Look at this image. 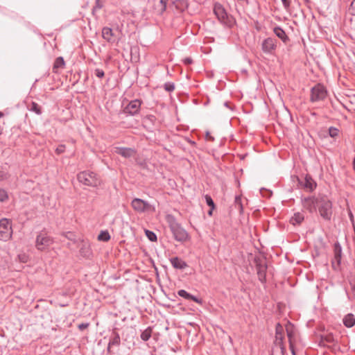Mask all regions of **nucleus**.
<instances>
[{
  "instance_id": "obj_1",
  "label": "nucleus",
  "mask_w": 355,
  "mask_h": 355,
  "mask_svg": "<svg viewBox=\"0 0 355 355\" xmlns=\"http://www.w3.org/2000/svg\"><path fill=\"white\" fill-rule=\"evenodd\" d=\"M77 178L82 184L89 187H97L101 184V180L93 172L83 171L80 173Z\"/></svg>"
},
{
  "instance_id": "obj_2",
  "label": "nucleus",
  "mask_w": 355,
  "mask_h": 355,
  "mask_svg": "<svg viewBox=\"0 0 355 355\" xmlns=\"http://www.w3.org/2000/svg\"><path fill=\"white\" fill-rule=\"evenodd\" d=\"M318 207L320 216L324 219L329 220L332 215L331 202L324 196H320Z\"/></svg>"
},
{
  "instance_id": "obj_3",
  "label": "nucleus",
  "mask_w": 355,
  "mask_h": 355,
  "mask_svg": "<svg viewBox=\"0 0 355 355\" xmlns=\"http://www.w3.org/2000/svg\"><path fill=\"white\" fill-rule=\"evenodd\" d=\"M132 208L138 213L155 211V207L147 201L135 198L131 202Z\"/></svg>"
},
{
  "instance_id": "obj_4",
  "label": "nucleus",
  "mask_w": 355,
  "mask_h": 355,
  "mask_svg": "<svg viewBox=\"0 0 355 355\" xmlns=\"http://www.w3.org/2000/svg\"><path fill=\"white\" fill-rule=\"evenodd\" d=\"M170 228L175 240L185 241L188 239L187 232L174 219L170 221Z\"/></svg>"
},
{
  "instance_id": "obj_5",
  "label": "nucleus",
  "mask_w": 355,
  "mask_h": 355,
  "mask_svg": "<svg viewBox=\"0 0 355 355\" xmlns=\"http://www.w3.org/2000/svg\"><path fill=\"white\" fill-rule=\"evenodd\" d=\"M53 241L45 232H40L36 237L35 247L39 250H44L49 247Z\"/></svg>"
},
{
  "instance_id": "obj_6",
  "label": "nucleus",
  "mask_w": 355,
  "mask_h": 355,
  "mask_svg": "<svg viewBox=\"0 0 355 355\" xmlns=\"http://www.w3.org/2000/svg\"><path fill=\"white\" fill-rule=\"evenodd\" d=\"M214 13L217 18L224 24L231 26L233 24V20L232 17H230L224 8L220 4H215Z\"/></svg>"
},
{
  "instance_id": "obj_7",
  "label": "nucleus",
  "mask_w": 355,
  "mask_h": 355,
  "mask_svg": "<svg viewBox=\"0 0 355 355\" xmlns=\"http://www.w3.org/2000/svg\"><path fill=\"white\" fill-rule=\"evenodd\" d=\"M12 233L10 221L6 218L0 220V240L8 241L11 238Z\"/></svg>"
},
{
  "instance_id": "obj_8",
  "label": "nucleus",
  "mask_w": 355,
  "mask_h": 355,
  "mask_svg": "<svg viewBox=\"0 0 355 355\" xmlns=\"http://www.w3.org/2000/svg\"><path fill=\"white\" fill-rule=\"evenodd\" d=\"M284 327L280 324H277L275 329V345L279 347L282 354H284L286 348L284 344Z\"/></svg>"
},
{
  "instance_id": "obj_9",
  "label": "nucleus",
  "mask_w": 355,
  "mask_h": 355,
  "mask_svg": "<svg viewBox=\"0 0 355 355\" xmlns=\"http://www.w3.org/2000/svg\"><path fill=\"white\" fill-rule=\"evenodd\" d=\"M327 96V91L324 86L317 85L311 90V101H318L323 100Z\"/></svg>"
},
{
  "instance_id": "obj_10",
  "label": "nucleus",
  "mask_w": 355,
  "mask_h": 355,
  "mask_svg": "<svg viewBox=\"0 0 355 355\" xmlns=\"http://www.w3.org/2000/svg\"><path fill=\"white\" fill-rule=\"evenodd\" d=\"M277 40L275 38L268 37L261 44L262 51L266 53L272 54L277 47Z\"/></svg>"
},
{
  "instance_id": "obj_11",
  "label": "nucleus",
  "mask_w": 355,
  "mask_h": 355,
  "mask_svg": "<svg viewBox=\"0 0 355 355\" xmlns=\"http://www.w3.org/2000/svg\"><path fill=\"white\" fill-rule=\"evenodd\" d=\"M320 200V197L314 198V197H308L305 198L302 200L303 207L308 209L310 212H313L316 211V208L318 207V202Z\"/></svg>"
},
{
  "instance_id": "obj_12",
  "label": "nucleus",
  "mask_w": 355,
  "mask_h": 355,
  "mask_svg": "<svg viewBox=\"0 0 355 355\" xmlns=\"http://www.w3.org/2000/svg\"><path fill=\"white\" fill-rule=\"evenodd\" d=\"M114 153L121 155L125 158H129L133 157L136 154V151L135 149L131 148H124V147H115Z\"/></svg>"
},
{
  "instance_id": "obj_13",
  "label": "nucleus",
  "mask_w": 355,
  "mask_h": 355,
  "mask_svg": "<svg viewBox=\"0 0 355 355\" xmlns=\"http://www.w3.org/2000/svg\"><path fill=\"white\" fill-rule=\"evenodd\" d=\"M141 106V102L139 100H134L129 103V104L125 107V112L132 115L137 114Z\"/></svg>"
},
{
  "instance_id": "obj_14",
  "label": "nucleus",
  "mask_w": 355,
  "mask_h": 355,
  "mask_svg": "<svg viewBox=\"0 0 355 355\" xmlns=\"http://www.w3.org/2000/svg\"><path fill=\"white\" fill-rule=\"evenodd\" d=\"M102 37L110 43H114L116 42L114 34L112 28L109 27H104L102 29Z\"/></svg>"
},
{
  "instance_id": "obj_15",
  "label": "nucleus",
  "mask_w": 355,
  "mask_h": 355,
  "mask_svg": "<svg viewBox=\"0 0 355 355\" xmlns=\"http://www.w3.org/2000/svg\"><path fill=\"white\" fill-rule=\"evenodd\" d=\"M300 184L304 188L306 189L309 191H313L316 186L315 182L309 176H306L304 180L300 182Z\"/></svg>"
},
{
  "instance_id": "obj_16",
  "label": "nucleus",
  "mask_w": 355,
  "mask_h": 355,
  "mask_svg": "<svg viewBox=\"0 0 355 355\" xmlns=\"http://www.w3.org/2000/svg\"><path fill=\"white\" fill-rule=\"evenodd\" d=\"M168 0H159L155 4V12L157 15H162L166 10Z\"/></svg>"
},
{
  "instance_id": "obj_17",
  "label": "nucleus",
  "mask_w": 355,
  "mask_h": 355,
  "mask_svg": "<svg viewBox=\"0 0 355 355\" xmlns=\"http://www.w3.org/2000/svg\"><path fill=\"white\" fill-rule=\"evenodd\" d=\"M121 338L119 334L114 331L112 334L109 344H108V350H110L111 347L116 346L119 347L120 345Z\"/></svg>"
},
{
  "instance_id": "obj_18",
  "label": "nucleus",
  "mask_w": 355,
  "mask_h": 355,
  "mask_svg": "<svg viewBox=\"0 0 355 355\" xmlns=\"http://www.w3.org/2000/svg\"><path fill=\"white\" fill-rule=\"evenodd\" d=\"M170 261L172 266L178 269H184L187 266L186 262L178 257H173L170 259Z\"/></svg>"
},
{
  "instance_id": "obj_19",
  "label": "nucleus",
  "mask_w": 355,
  "mask_h": 355,
  "mask_svg": "<svg viewBox=\"0 0 355 355\" xmlns=\"http://www.w3.org/2000/svg\"><path fill=\"white\" fill-rule=\"evenodd\" d=\"M304 216L301 212H296L294 214L293 216L290 220V222L292 225H300L304 220Z\"/></svg>"
},
{
  "instance_id": "obj_20",
  "label": "nucleus",
  "mask_w": 355,
  "mask_h": 355,
  "mask_svg": "<svg viewBox=\"0 0 355 355\" xmlns=\"http://www.w3.org/2000/svg\"><path fill=\"white\" fill-rule=\"evenodd\" d=\"M335 343V338L331 334H327L321 336L320 343L323 345H328L334 344Z\"/></svg>"
},
{
  "instance_id": "obj_21",
  "label": "nucleus",
  "mask_w": 355,
  "mask_h": 355,
  "mask_svg": "<svg viewBox=\"0 0 355 355\" xmlns=\"http://www.w3.org/2000/svg\"><path fill=\"white\" fill-rule=\"evenodd\" d=\"M342 255V248L338 243L334 244V260L340 264Z\"/></svg>"
},
{
  "instance_id": "obj_22",
  "label": "nucleus",
  "mask_w": 355,
  "mask_h": 355,
  "mask_svg": "<svg viewBox=\"0 0 355 355\" xmlns=\"http://www.w3.org/2000/svg\"><path fill=\"white\" fill-rule=\"evenodd\" d=\"M64 67V61L62 57H58L55 59L53 67V71L54 73H57L58 69H63Z\"/></svg>"
},
{
  "instance_id": "obj_23",
  "label": "nucleus",
  "mask_w": 355,
  "mask_h": 355,
  "mask_svg": "<svg viewBox=\"0 0 355 355\" xmlns=\"http://www.w3.org/2000/svg\"><path fill=\"white\" fill-rule=\"evenodd\" d=\"M257 270L259 280L263 282L266 278V267L264 265L259 263L257 265Z\"/></svg>"
},
{
  "instance_id": "obj_24",
  "label": "nucleus",
  "mask_w": 355,
  "mask_h": 355,
  "mask_svg": "<svg viewBox=\"0 0 355 355\" xmlns=\"http://www.w3.org/2000/svg\"><path fill=\"white\" fill-rule=\"evenodd\" d=\"M343 323L347 327H352L355 324V318L353 314H347L343 318Z\"/></svg>"
},
{
  "instance_id": "obj_25",
  "label": "nucleus",
  "mask_w": 355,
  "mask_h": 355,
  "mask_svg": "<svg viewBox=\"0 0 355 355\" xmlns=\"http://www.w3.org/2000/svg\"><path fill=\"white\" fill-rule=\"evenodd\" d=\"M80 254L84 257H89L91 252L89 245L87 243H83L80 249Z\"/></svg>"
},
{
  "instance_id": "obj_26",
  "label": "nucleus",
  "mask_w": 355,
  "mask_h": 355,
  "mask_svg": "<svg viewBox=\"0 0 355 355\" xmlns=\"http://www.w3.org/2000/svg\"><path fill=\"white\" fill-rule=\"evenodd\" d=\"M178 293L180 297H182L185 299L191 300L196 302H200L199 300L197 297L191 295L184 290H180Z\"/></svg>"
},
{
  "instance_id": "obj_27",
  "label": "nucleus",
  "mask_w": 355,
  "mask_h": 355,
  "mask_svg": "<svg viewBox=\"0 0 355 355\" xmlns=\"http://www.w3.org/2000/svg\"><path fill=\"white\" fill-rule=\"evenodd\" d=\"M273 31L276 36L282 40L284 42L288 39L284 31L280 27H275Z\"/></svg>"
},
{
  "instance_id": "obj_28",
  "label": "nucleus",
  "mask_w": 355,
  "mask_h": 355,
  "mask_svg": "<svg viewBox=\"0 0 355 355\" xmlns=\"http://www.w3.org/2000/svg\"><path fill=\"white\" fill-rule=\"evenodd\" d=\"M28 109L32 112H35L37 114H41L42 113L41 107L35 102H31L28 105Z\"/></svg>"
},
{
  "instance_id": "obj_29",
  "label": "nucleus",
  "mask_w": 355,
  "mask_h": 355,
  "mask_svg": "<svg viewBox=\"0 0 355 355\" xmlns=\"http://www.w3.org/2000/svg\"><path fill=\"white\" fill-rule=\"evenodd\" d=\"M286 332H287V336L288 338V341L290 343V347L291 348L293 347V337L294 335L293 331V327L289 324L286 326Z\"/></svg>"
},
{
  "instance_id": "obj_30",
  "label": "nucleus",
  "mask_w": 355,
  "mask_h": 355,
  "mask_svg": "<svg viewBox=\"0 0 355 355\" xmlns=\"http://www.w3.org/2000/svg\"><path fill=\"white\" fill-rule=\"evenodd\" d=\"M152 329L151 328L148 327L141 334V338L144 340L147 341L151 336Z\"/></svg>"
},
{
  "instance_id": "obj_31",
  "label": "nucleus",
  "mask_w": 355,
  "mask_h": 355,
  "mask_svg": "<svg viewBox=\"0 0 355 355\" xmlns=\"http://www.w3.org/2000/svg\"><path fill=\"white\" fill-rule=\"evenodd\" d=\"M235 207L239 210L240 212L243 211V205L241 202V198L240 196H236L234 200Z\"/></svg>"
},
{
  "instance_id": "obj_32",
  "label": "nucleus",
  "mask_w": 355,
  "mask_h": 355,
  "mask_svg": "<svg viewBox=\"0 0 355 355\" xmlns=\"http://www.w3.org/2000/svg\"><path fill=\"white\" fill-rule=\"evenodd\" d=\"M110 239V236L107 232H102L98 236L99 241H107Z\"/></svg>"
},
{
  "instance_id": "obj_33",
  "label": "nucleus",
  "mask_w": 355,
  "mask_h": 355,
  "mask_svg": "<svg viewBox=\"0 0 355 355\" xmlns=\"http://www.w3.org/2000/svg\"><path fill=\"white\" fill-rule=\"evenodd\" d=\"M146 234L150 241H157V236L154 232H153L150 230H146Z\"/></svg>"
},
{
  "instance_id": "obj_34",
  "label": "nucleus",
  "mask_w": 355,
  "mask_h": 355,
  "mask_svg": "<svg viewBox=\"0 0 355 355\" xmlns=\"http://www.w3.org/2000/svg\"><path fill=\"white\" fill-rule=\"evenodd\" d=\"M338 132H339L338 130L334 127H331L329 129V134L330 137H331L333 138L338 136Z\"/></svg>"
},
{
  "instance_id": "obj_35",
  "label": "nucleus",
  "mask_w": 355,
  "mask_h": 355,
  "mask_svg": "<svg viewBox=\"0 0 355 355\" xmlns=\"http://www.w3.org/2000/svg\"><path fill=\"white\" fill-rule=\"evenodd\" d=\"M18 259L20 262L26 263L28 260V256L25 253L19 254L18 255Z\"/></svg>"
},
{
  "instance_id": "obj_36",
  "label": "nucleus",
  "mask_w": 355,
  "mask_h": 355,
  "mask_svg": "<svg viewBox=\"0 0 355 355\" xmlns=\"http://www.w3.org/2000/svg\"><path fill=\"white\" fill-rule=\"evenodd\" d=\"M205 200H206V202H207V205L211 207V209H214V202L212 198L209 196L206 195Z\"/></svg>"
},
{
  "instance_id": "obj_37",
  "label": "nucleus",
  "mask_w": 355,
  "mask_h": 355,
  "mask_svg": "<svg viewBox=\"0 0 355 355\" xmlns=\"http://www.w3.org/2000/svg\"><path fill=\"white\" fill-rule=\"evenodd\" d=\"M102 7H103V3L101 1V0H96V5H95V6L93 8V10H92V12H93V14H94V13H95V12H96L97 10L101 9Z\"/></svg>"
},
{
  "instance_id": "obj_38",
  "label": "nucleus",
  "mask_w": 355,
  "mask_h": 355,
  "mask_svg": "<svg viewBox=\"0 0 355 355\" xmlns=\"http://www.w3.org/2000/svg\"><path fill=\"white\" fill-rule=\"evenodd\" d=\"M348 11L350 15H355V0L350 3Z\"/></svg>"
},
{
  "instance_id": "obj_39",
  "label": "nucleus",
  "mask_w": 355,
  "mask_h": 355,
  "mask_svg": "<svg viewBox=\"0 0 355 355\" xmlns=\"http://www.w3.org/2000/svg\"><path fill=\"white\" fill-rule=\"evenodd\" d=\"M164 89L168 92H172L175 89V85L173 83H166L164 85Z\"/></svg>"
},
{
  "instance_id": "obj_40",
  "label": "nucleus",
  "mask_w": 355,
  "mask_h": 355,
  "mask_svg": "<svg viewBox=\"0 0 355 355\" xmlns=\"http://www.w3.org/2000/svg\"><path fill=\"white\" fill-rule=\"evenodd\" d=\"M94 74L99 78H102L105 75L104 71L100 69H96L94 71Z\"/></svg>"
},
{
  "instance_id": "obj_41",
  "label": "nucleus",
  "mask_w": 355,
  "mask_h": 355,
  "mask_svg": "<svg viewBox=\"0 0 355 355\" xmlns=\"http://www.w3.org/2000/svg\"><path fill=\"white\" fill-rule=\"evenodd\" d=\"M7 198V194L6 191L1 189H0V201L4 200Z\"/></svg>"
},
{
  "instance_id": "obj_42",
  "label": "nucleus",
  "mask_w": 355,
  "mask_h": 355,
  "mask_svg": "<svg viewBox=\"0 0 355 355\" xmlns=\"http://www.w3.org/2000/svg\"><path fill=\"white\" fill-rule=\"evenodd\" d=\"M65 146L64 145H60L55 150L57 154H61L64 151Z\"/></svg>"
},
{
  "instance_id": "obj_43",
  "label": "nucleus",
  "mask_w": 355,
  "mask_h": 355,
  "mask_svg": "<svg viewBox=\"0 0 355 355\" xmlns=\"http://www.w3.org/2000/svg\"><path fill=\"white\" fill-rule=\"evenodd\" d=\"M284 7L286 10H288L290 8L291 0H282Z\"/></svg>"
},
{
  "instance_id": "obj_44",
  "label": "nucleus",
  "mask_w": 355,
  "mask_h": 355,
  "mask_svg": "<svg viewBox=\"0 0 355 355\" xmlns=\"http://www.w3.org/2000/svg\"><path fill=\"white\" fill-rule=\"evenodd\" d=\"M88 325L89 324L87 323H82V324H79L78 328L80 330H83V329H86L88 327Z\"/></svg>"
},
{
  "instance_id": "obj_45",
  "label": "nucleus",
  "mask_w": 355,
  "mask_h": 355,
  "mask_svg": "<svg viewBox=\"0 0 355 355\" xmlns=\"http://www.w3.org/2000/svg\"><path fill=\"white\" fill-rule=\"evenodd\" d=\"M349 218H350L351 222H352V224H353L354 229V230H355V225H354V216H353L352 213L350 211H349Z\"/></svg>"
},
{
  "instance_id": "obj_46",
  "label": "nucleus",
  "mask_w": 355,
  "mask_h": 355,
  "mask_svg": "<svg viewBox=\"0 0 355 355\" xmlns=\"http://www.w3.org/2000/svg\"><path fill=\"white\" fill-rule=\"evenodd\" d=\"M184 63H185L186 64H191V63H192V62H193V61H192V59H191V58H187L184 59Z\"/></svg>"
},
{
  "instance_id": "obj_47",
  "label": "nucleus",
  "mask_w": 355,
  "mask_h": 355,
  "mask_svg": "<svg viewBox=\"0 0 355 355\" xmlns=\"http://www.w3.org/2000/svg\"><path fill=\"white\" fill-rule=\"evenodd\" d=\"M4 176V173L2 171L0 170V180H1Z\"/></svg>"
},
{
  "instance_id": "obj_48",
  "label": "nucleus",
  "mask_w": 355,
  "mask_h": 355,
  "mask_svg": "<svg viewBox=\"0 0 355 355\" xmlns=\"http://www.w3.org/2000/svg\"><path fill=\"white\" fill-rule=\"evenodd\" d=\"M353 166H354V168L355 170V157H354V161H353Z\"/></svg>"
},
{
  "instance_id": "obj_49",
  "label": "nucleus",
  "mask_w": 355,
  "mask_h": 355,
  "mask_svg": "<svg viewBox=\"0 0 355 355\" xmlns=\"http://www.w3.org/2000/svg\"><path fill=\"white\" fill-rule=\"evenodd\" d=\"M212 209H211V210H209V212H208V214H209V215H211V214H212Z\"/></svg>"
},
{
  "instance_id": "obj_50",
  "label": "nucleus",
  "mask_w": 355,
  "mask_h": 355,
  "mask_svg": "<svg viewBox=\"0 0 355 355\" xmlns=\"http://www.w3.org/2000/svg\"><path fill=\"white\" fill-rule=\"evenodd\" d=\"M71 236H72V235L71 234V235H70V236H67V237L69 239H72V238H71Z\"/></svg>"
},
{
  "instance_id": "obj_51",
  "label": "nucleus",
  "mask_w": 355,
  "mask_h": 355,
  "mask_svg": "<svg viewBox=\"0 0 355 355\" xmlns=\"http://www.w3.org/2000/svg\"><path fill=\"white\" fill-rule=\"evenodd\" d=\"M3 114L2 112H0V118L3 116Z\"/></svg>"
},
{
  "instance_id": "obj_52",
  "label": "nucleus",
  "mask_w": 355,
  "mask_h": 355,
  "mask_svg": "<svg viewBox=\"0 0 355 355\" xmlns=\"http://www.w3.org/2000/svg\"><path fill=\"white\" fill-rule=\"evenodd\" d=\"M225 105L226 107H228V103H227V102H226V103H225Z\"/></svg>"
},
{
  "instance_id": "obj_53",
  "label": "nucleus",
  "mask_w": 355,
  "mask_h": 355,
  "mask_svg": "<svg viewBox=\"0 0 355 355\" xmlns=\"http://www.w3.org/2000/svg\"><path fill=\"white\" fill-rule=\"evenodd\" d=\"M2 133V128L0 127V135Z\"/></svg>"
}]
</instances>
